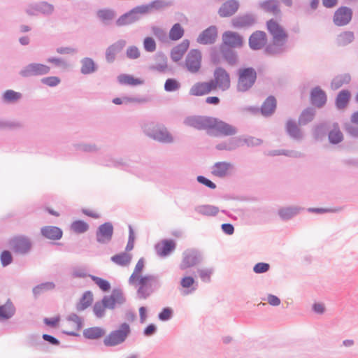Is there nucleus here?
I'll return each instance as SVG.
<instances>
[{
	"label": "nucleus",
	"instance_id": "obj_1",
	"mask_svg": "<svg viewBox=\"0 0 358 358\" xmlns=\"http://www.w3.org/2000/svg\"><path fill=\"white\" fill-rule=\"evenodd\" d=\"M185 122L188 126L197 129L207 130L216 136H231L237 133L235 126L213 117H189Z\"/></svg>",
	"mask_w": 358,
	"mask_h": 358
},
{
	"label": "nucleus",
	"instance_id": "obj_2",
	"mask_svg": "<svg viewBox=\"0 0 358 358\" xmlns=\"http://www.w3.org/2000/svg\"><path fill=\"white\" fill-rule=\"evenodd\" d=\"M129 282L136 287L139 298L146 299L153 292V287L157 283V278L152 275H145L131 280Z\"/></svg>",
	"mask_w": 358,
	"mask_h": 358
},
{
	"label": "nucleus",
	"instance_id": "obj_3",
	"mask_svg": "<svg viewBox=\"0 0 358 358\" xmlns=\"http://www.w3.org/2000/svg\"><path fill=\"white\" fill-rule=\"evenodd\" d=\"M267 30L272 36L273 44L283 46L288 38V35L283 27L275 20H270L266 23Z\"/></svg>",
	"mask_w": 358,
	"mask_h": 358
},
{
	"label": "nucleus",
	"instance_id": "obj_4",
	"mask_svg": "<svg viewBox=\"0 0 358 358\" xmlns=\"http://www.w3.org/2000/svg\"><path fill=\"white\" fill-rule=\"evenodd\" d=\"M238 74L237 89L240 92L248 90L254 85L257 78V73L252 68L241 69Z\"/></svg>",
	"mask_w": 358,
	"mask_h": 358
},
{
	"label": "nucleus",
	"instance_id": "obj_5",
	"mask_svg": "<svg viewBox=\"0 0 358 358\" xmlns=\"http://www.w3.org/2000/svg\"><path fill=\"white\" fill-rule=\"evenodd\" d=\"M213 84V90H220L227 91L231 87L229 73L223 68L215 69L213 73V79L210 80Z\"/></svg>",
	"mask_w": 358,
	"mask_h": 358
},
{
	"label": "nucleus",
	"instance_id": "obj_6",
	"mask_svg": "<svg viewBox=\"0 0 358 358\" xmlns=\"http://www.w3.org/2000/svg\"><path fill=\"white\" fill-rule=\"evenodd\" d=\"M202 66V54L197 49L191 50L185 57L184 67L193 74L200 72Z\"/></svg>",
	"mask_w": 358,
	"mask_h": 358
},
{
	"label": "nucleus",
	"instance_id": "obj_7",
	"mask_svg": "<svg viewBox=\"0 0 358 358\" xmlns=\"http://www.w3.org/2000/svg\"><path fill=\"white\" fill-rule=\"evenodd\" d=\"M130 333V327L127 323H123L117 330L110 332L103 340L107 346H115L124 342Z\"/></svg>",
	"mask_w": 358,
	"mask_h": 358
},
{
	"label": "nucleus",
	"instance_id": "obj_8",
	"mask_svg": "<svg viewBox=\"0 0 358 358\" xmlns=\"http://www.w3.org/2000/svg\"><path fill=\"white\" fill-rule=\"evenodd\" d=\"M9 244L15 253L20 255L27 253L31 247L29 238L22 236L14 237L10 241Z\"/></svg>",
	"mask_w": 358,
	"mask_h": 358
},
{
	"label": "nucleus",
	"instance_id": "obj_9",
	"mask_svg": "<svg viewBox=\"0 0 358 358\" xmlns=\"http://www.w3.org/2000/svg\"><path fill=\"white\" fill-rule=\"evenodd\" d=\"M50 71V68L47 65L39 63H31L22 70L21 74L25 77L41 76L48 74Z\"/></svg>",
	"mask_w": 358,
	"mask_h": 358
},
{
	"label": "nucleus",
	"instance_id": "obj_10",
	"mask_svg": "<svg viewBox=\"0 0 358 358\" xmlns=\"http://www.w3.org/2000/svg\"><path fill=\"white\" fill-rule=\"evenodd\" d=\"M352 17V10L348 7L341 6L334 13L333 21L337 26H344L350 22Z\"/></svg>",
	"mask_w": 358,
	"mask_h": 358
},
{
	"label": "nucleus",
	"instance_id": "obj_11",
	"mask_svg": "<svg viewBox=\"0 0 358 358\" xmlns=\"http://www.w3.org/2000/svg\"><path fill=\"white\" fill-rule=\"evenodd\" d=\"M200 261V256L194 250H187L182 254V259L180 267L182 270L196 266Z\"/></svg>",
	"mask_w": 358,
	"mask_h": 358
},
{
	"label": "nucleus",
	"instance_id": "obj_12",
	"mask_svg": "<svg viewBox=\"0 0 358 358\" xmlns=\"http://www.w3.org/2000/svg\"><path fill=\"white\" fill-rule=\"evenodd\" d=\"M213 90L210 81L198 82L194 83L189 90V94L195 96H201L210 93Z\"/></svg>",
	"mask_w": 358,
	"mask_h": 358
},
{
	"label": "nucleus",
	"instance_id": "obj_13",
	"mask_svg": "<svg viewBox=\"0 0 358 358\" xmlns=\"http://www.w3.org/2000/svg\"><path fill=\"white\" fill-rule=\"evenodd\" d=\"M223 43L231 48L241 47L243 45V40L242 36L234 31H225L222 36Z\"/></svg>",
	"mask_w": 358,
	"mask_h": 358
},
{
	"label": "nucleus",
	"instance_id": "obj_14",
	"mask_svg": "<svg viewBox=\"0 0 358 358\" xmlns=\"http://www.w3.org/2000/svg\"><path fill=\"white\" fill-rule=\"evenodd\" d=\"M267 42V37L265 32L257 31L253 33L249 38V44L252 49L259 50L262 48Z\"/></svg>",
	"mask_w": 358,
	"mask_h": 358
},
{
	"label": "nucleus",
	"instance_id": "obj_15",
	"mask_svg": "<svg viewBox=\"0 0 358 358\" xmlns=\"http://www.w3.org/2000/svg\"><path fill=\"white\" fill-rule=\"evenodd\" d=\"M124 299L122 294L119 291H113L110 296H104L102 299L105 308L113 309L117 304L123 303Z\"/></svg>",
	"mask_w": 358,
	"mask_h": 358
},
{
	"label": "nucleus",
	"instance_id": "obj_16",
	"mask_svg": "<svg viewBox=\"0 0 358 358\" xmlns=\"http://www.w3.org/2000/svg\"><path fill=\"white\" fill-rule=\"evenodd\" d=\"M64 326L66 329L65 332L66 334L74 335L75 332L81 328L82 322L78 315L73 314L67 318Z\"/></svg>",
	"mask_w": 358,
	"mask_h": 358
},
{
	"label": "nucleus",
	"instance_id": "obj_17",
	"mask_svg": "<svg viewBox=\"0 0 358 358\" xmlns=\"http://www.w3.org/2000/svg\"><path fill=\"white\" fill-rule=\"evenodd\" d=\"M126 45V41L120 40L110 45L106 51V58L108 62H113L116 55L120 52Z\"/></svg>",
	"mask_w": 358,
	"mask_h": 358
},
{
	"label": "nucleus",
	"instance_id": "obj_18",
	"mask_svg": "<svg viewBox=\"0 0 358 358\" xmlns=\"http://www.w3.org/2000/svg\"><path fill=\"white\" fill-rule=\"evenodd\" d=\"M232 167V164L229 162H219L213 166L211 173L215 176L222 178L229 173Z\"/></svg>",
	"mask_w": 358,
	"mask_h": 358
},
{
	"label": "nucleus",
	"instance_id": "obj_19",
	"mask_svg": "<svg viewBox=\"0 0 358 358\" xmlns=\"http://www.w3.org/2000/svg\"><path fill=\"white\" fill-rule=\"evenodd\" d=\"M113 228L110 223L106 222L99 228L96 236L99 242L105 243L111 239Z\"/></svg>",
	"mask_w": 358,
	"mask_h": 358
},
{
	"label": "nucleus",
	"instance_id": "obj_20",
	"mask_svg": "<svg viewBox=\"0 0 358 358\" xmlns=\"http://www.w3.org/2000/svg\"><path fill=\"white\" fill-rule=\"evenodd\" d=\"M238 3L235 0H229L224 3L219 9L221 17H225L234 15L238 8Z\"/></svg>",
	"mask_w": 358,
	"mask_h": 358
},
{
	"label": "nucleus",
	"instance_id": "obj_21",
	"mask_svg": "<svg viewBox=\"0 0 358 358\" xmlns=\"http://www.w3.org/2000/svg\"><path fill=\"white\" fill-rule=\"evenodd\" d=\"M216 38L217 29L215 27H210L199 35L197 41L202 44L212 43L215 41Z\"/></svg>",
	"mask_w": 358,
	"mask_h": 358
},
{
	"label": "nucleus",
	"instance_id": "obj_22",
	"mask_svg": "<svg viewBox=\"0 0 358 358\" xmlns=\"http://www.w3.org/2000/svg\"><path fill=\"white\" fill-rule=\"evenodd\" d=\"M176 248V243L172 240H164L156 245L157 253L161 257L168 255Z\"/></svg>",
	"mask_w": 358,
	"mask_h": 358
},
{
	"label": "nucleus",
	"instance_id": "obj_23",
	"mask_svg": "<svg viewBox=\"0 0 358 358\" xmlns=\"http://www.w3.org/2000/svg\"><path fill=\"white\" fill-rule=\"evenodd\" d=\"M189 45L188 41H183L181 43L174 47L171 52V59L177 62L180 61L187 52Z\"/></svg>",
	"mask_w": 358,
	"mask_h": 358
},
{
	"label": "nucleus",
	"instance_id": "obj_24",
	"mask_svg": "<svg viewBox=\"0 0 358 358\" xmlns=\"http://www.w3.org/2000/svg\"><path fill=\"white\" fill-rule=\"evenodd\" d=\"M310 99L313 105L321 107L326 103L327 96L320 87H315L311 92Z\"/></svg>",
	"mask_w": 358,
	"mask_h": 358
},
{
	"label": "nucleus",
	"instance_id": "obj_25",
	"mask_svg": "<svg viewBox=\"0 0 358 358\" xmlns=\"http://www.w3.org/2000/svg\"><path fill=\"white\" fill-rule=\"evenodd\" d=\"M148 8L147 7H137L132 10H131L129 13H126L121 16L116 22L118 26H123L127 24H129L132 22L134 19L131 17V15L134 13H145L148 11Z\"/></svg>",
	"mask_w": 358,
	"mask_h": 358
},
{
	"label": "nucleus",
	"instance_id": "obj_26",
	"mask_svg": "<svg viewBox=\"0 0 358 358\" xmlns=\"http://www.w3.org/2000/svg\"><path fill=\"white\" fill-rule=\"evenodd\" d=\"M41 233L45 238L52 240H58L62 236V230L59 228L53 226L43 227L41 229Z\"/></svg>",
	"mask_w": 358,
	"mask_h": 358
},
{
	"label": "nucleus",
	"instance_id": "obj_27",
	"mask_svg": "<svg viewBox=\"0 0 358 358\" xmlns=\"http://www.w3.org/2000/svg\"><path fill=\"white\" fill-rule=\"evenodd\" d=\"M120 83L131 86H136L143 84V80L135 78L131 75L121 74L117 77Z\"/></svg>",
	"mask_w": 358,
	"mask_h": 358
},
{
	"label": "nucleus",
	"instance_id": "obj_28",
	"mask_svg": "<svg viewBox=\"0 0 358 358\" xmlns=\"http://www.w3.org/2000/svg\"><path fill=\"white\" fill-rule=\"evenodd\" d=\"M276 108V99L273 96H268L262 106V113L264 115L272 114Z\"/></svg>",
	"mask_w": 358,
	"mask_h": 358
},
{
	"label": "nucleus",
	"instance_id": "obj_29",
	"mask_svg": "<svg viewBox=\"0 0 358 358\" xmlns=\"http://www.w3.org/2000/svg\"><path fill=\"white\" fill-rule=\"evenodd\" d=\"M261 8L267 13H271L274 15L280 13L278 3L276 0H266L260 3Z\"/></svg>",
	"mask_w": 358,
	"mask_h": 358
},
{
	"label": "nucleus",
	"instance_id": "obj_30",
	"mask_svg": "<svg viewBox=\"0 0 358 358\" xmlns=\"http://www.w3.org/2000/svg\"><path fill=\"white\" fill-rule=\"evenodd\" d=\"M93 301L92 293L90 291L85 292L77 304L78 310H83L89 307Z\"/></svg>",
	"mask_w": 358,
	"mask_h": 358
},
{
	"label": "nucleus",
	"instance_id": "obj_31",
	"mask_svg": "<svg viewBox=\"0 0 358 358\" xmlns=\"http://www.w3.org/2000/svg\"><path fill=\"white\" fill-rule=\"evenodd\" d=\"M152 138L162 142H171L172 141L171 136L164 127L157 129L152 134Z\"/></svg>",
	"mask_w": 358,
	"mask_h": 358
},
{
	"label": "nucleus",
	"instance_id": "obj_32",
	"mask_svg": "<svg viewBox=\"0 0 358 358\" xmlns=\"http://www.w3.org/2000/svg\"><path fill=\"white\" fill-rule=\"evenodd\" d=\"M81 72L83 74H89L95 71L96 65L94 62L91 58H84L81 61Z\"/></svg>",
	"mask_w": 358,
	"mask_h": 358
},
{
	"label": "nucleus",
	"instance_id": "obj_33",
	"mask_svg": "<svg viewBox=\"0 0 358 358\" xmlns=\"http://www.w3.org/2000/svg\"><path fill=\"white\" fill-rule=\"evenodd\" d=\"M15 313V308L12 303L8 301L4 305L0 306V318H10Z\"/></svg>",
	"mask_w": 358,
	"mask_h": 358
},
{
	"label": "nucleus",
	"instance_id": "obj_34",
	"mask_svg": "<svg viewBox=\"0 0 358 358\" xmlns=\"http://www.w3.org/2000/svg\"><path fill=\"white\" fill-rule=\"evenodd\" d=\"M111 260L120 266L129 264L131 260V256L127 253L122 252L111 257Z\"/></svg>",
	"mask_w": 358,
	"mask_h": 358
},
{
	"label": "nucleus",
	"instance_id": "obj_35",
	"mask_svg": "<svg viewBox=\"0 0 358 358\" xmlns=\"http://www.w3.org/2000/svg\"><path fill=\"white\" fill-rule=\"evenodd\" d=\"M105 331L100 327H92L86 329L84 335L90 339H96L103 336Z\"/></svg>",
	"mask_w": 358,
	"mask_h": 358
},
{
	"label": "nucleus",
	"instance_id": "obj_36",
	"mask_svg": "<svg viewBox=\"0 0 358 358\" xmlns=\"http://www.w3.org/2000/svg\"><path fill=\"white\" fill-rule=\"evenodd\" d=\"M329 139L330 143L337 144L343 139V135L338 126L334 127L329 134Z\"/></svg>",
	"mask_w": 358,
	"mask_h": 358
},
{
	"label": "nucleus",
	"instance_id": "obj_37",
	"mask_svg": "<svg viewBox=\"0 0 358 358\" xmlns=\"http://www.w3.org/2000/svg\"><path fill=\"white\" fill-rule=\"evenodd\" d=\"M350 97V93L347 90L341 91L336 98V106L338 108L346 106Z\"/></svg>",
	"mask_w": 358,
	"mask_h": 358
},
{
	"label": "nucleus",
	"instance_id": "obj_38",
	"mask_svg": "<svg viewBox=\"0 0 358 358\" xmlns=\"http://www.w3.org/2000/svg\"><path fill=\"white\" fill-rule=\"evenodd\" d=\"M71 229L75 233L82 234L88 230L89 225L87 222L83 220H76L72 222Z\"/></svg>",
	"mask_w": 358,
	"mask_h": 358
},
{
	"label": "nucleus",
	"instance_id": "obj_39",
	"mask_svg": "<svg viewBox=\"0 0 358 358\" xmlns=\"http://www.w3.org/2000/svg\"><path fill=\"white\" fill-rule=\"evenodd\" d=\"M184 34V29L180 24H175L169 31V38L171 40L176 41L182 37Z\"/></svg>",
	"mask_w": 358,
	"mask_h": 358
},
{
	"label": "nucleus",
	"instance_id": "obj_40",
	"mask_svg": "<svg viewBox=\"0 0 358 358\" xmlns=\"http://www.w3.org/2000/svg\"><path fill=\"white\" fill-rule=\"evenodd\" d=\"M145 268V260L143 258H141L136 263L134 269L133 271V273L130 275L129 278V281L133 279H135L136 278H138L141 275H143L142 274L143 271Z\"/></svg>",
	"mask_w": 358,
	"mask_h": 358
},
{
	"label": "nucleus",
	"instance_id": "obj_41",
	"mask_svg": "<svg viewBox=\"0 0 358 358\" xmlns=\"http://www.w3.org/2000/svg\"><path fill=\"white\" fill-rule=\"evenodd\" d=\"M253 22V19L250 16H242L232 20V24L235 27L248 26Z\"/></svg>",
	"mask_w": 358,
	"mask_h": 358
},
{
	"label": "nucleus",
	"instance_id": "obj_42",
	"mask_svg": "<svg viewBox=\"0 0 358 358\" xmlns=\"http://www.w3.org/2000/svg\"><path fill=\"white\" fill-rule=\"evenodd\" d=\"M96 15L103 22L111 20L115 17L113 10L110 9H101L97 11Z\"/></svg>",
	"mask_w": 358,
	"mask_h": 358
},
{
	"label": "nucleus",
	"instance_id": "obj_43",
	"mask_svg": "<svg viewBox=\"0 0 358 358\" xmlns=\"http://www.w3.org/2000/svg\"><path fill=\"white\" fill-rule=\"evenodd\" d=\"M350 80V77L348 75H342L335 78L331 83V87L334 89L341 87L343 84L348 83Z\"/></svg>",
	"mask_w": 358,
	"mask_h": 358
},
{
	"label": "nucleus",
	"instance_id": "obj_44",
	"mask_svg": "<svg viewBox=\"0 0 358 358\" xmlns=\"http://www.w3.org/2000/svg\"><path fill=\"white\" fill-rule=\"evenodd\" d=\"M194 282V279L191 276H185L181 279L180 285L182 287V288L187 289L185 292L186 294H189L192 290L195 289L194 288H192L191 290L189 289V288H191L192 286H193Z\"/></svg>",
	"mask_w": 358,
	"mask_h": 358
},
{
	"label": "nucleus",
	"instance_id": "obj_45",
	"mask_svg": "<svg viewBox=\"0 0 358 358\" xmlns=\"http://www.w3.org/2000/svg\"><path fill=\"white\" fill-rule=\"evenodd\" d=\"M90 276L102 291L107 292L110 289V285L106 280L94 275Z\"/></svg>",
	"mask_w": 358,
	"mask_h": 358
},
{
	"label": "nucleus",
	"instance_id": "obj_46",
	"mask_svg": "<svg viewBox=\"0 0 358 358\" xmlns=\"http://www.w3.org/2000/svg\"><path fill=\"white\" fill-rule=\"evenodd\" d=\"M3 97L6 102H15L20 99L21 94L13 90H7L4 92Z\"/></svg>",
	"mask_w": 358,
	"mask_h": 358
},
{
	"label": "nucleus",
	"instance_id": "obj_47",
	"mask_svg": "<svg viewBox=\"0 0 358 358\" xmlns=\"http://www.w3.org/2000/svg\"><path fill=\"white\" fill-rule=\"evenodd\" d=\"M354 34L351 31H345L338 36V43L341 45H346L352 41Z\"/></svg>",
	"mask_w": 358,
	"mask_h": 358
},
{
	"label": "nucleus",
	"instance_id": "obj_48",
	"mask_svg": "<svg viewBox=\"0 0 358 358\" xmlns=\"http://www.w3.org/2000/svg\"><path fill=\"white\" fill-rule=\"evenodd\" d=\"M298 213L296 208H286L279 211V215L282 219H289Z\"/></svg>",
	"mask_w": 358,
	"mask_h": 358
},
{
	"label": "nucleus",
	"instance_id": "obj_49",
	"mask_svg": "<svg viewBox=\"0 0 358 358\" xmlns=\"http://www.w3.org/2000/svg\"><path fill=\"white\" fill-rule=\"evenodd\" d=\"M126 55L130 59H136L140 57L141 52L136 46L131 45L127 49Z\"/></svg>",
	"mask_w": 358,
	"mask_h": 358
},
{
	"label": "nucleus",
	"instance_id": "obj_50",
	"mask_svg": "<svg viewBox=\"0 0 358 358\" xmlns=\"http://www.w3.org/2000/svg\"><path fill=\"white\" fill-rule=\"evenodd\" d=\"M180 87L179 83L175 79H168L164 84L166 91L171 92L177 90Z\"/></svg>",
	"mask_w": 358,
	"mask_h": 358
},
{
	"label": "nucleus",
	"instance_id": "obj_51",
	"mask_svg": "<svg viewBox=\"0 0 358 358\" xmlns=\"http://www.w3.org/2000/svg\"><path fill=\"white\" fill-rule=\"evenodd\" d=\"M1 264L3 266H8L13 261L11 253L8 250H4L1 252L0 256Z\"/></svg>",
	"mask_w": 358,
	"mask_h": 358
},
{
	"label": "nucleus",
	"instance_id": "obj_52",
	"mask_svg": "<svg viewBox=\"0 0 358 358\" xmlns=\"http://www.w3.org/2000/svg\"><path fill=\"white\" fill-rule=\"evenodd\" d=\"M200 212L206 215H215L218 213V208L213 206H203L201 208Z\"/></svg>",
	"mask_w": 358,
	"mask_h": 358
},
{
	"label": "nucleus",
	"instance_id": "obj_53",
	"mask_svg": "<svg viewBox=\"0 0 358 358\" xmlns=\"http://www.w3.org/2000/svg\"><path fill=\"white\" fill-rule=\"evenodd\" d=\"M41 82L48 86L55 87L60 83V79L56 76H50L43 78Z\"/></svg>",
	"mask_w": 358,
	"mask_h": 358
},
{
	"label": "nucleus",
	"instance_id": "obj_54",
	"mask_svg": "<svg viewBox=\"0 0 358 358\" xmlns=\"http://www.w3.org/2000/svg\"><path fill=\"white\" fill-rule=\"evenodd\" d=\"M287 130L294 137H297L299 135V130L296 124L293 122L289 121L287 123Z\"/></svg>",
	"mask_w": 358,
	"mask_h": 358
},
{
	"label": "nucleus",
	"instance_id": "obj_55",
	"mask_svg": "<svg viewBox=\"0 0 358 358\" xmlns=\"http://www.w3.org/2000/svg\"><path fill=\"white\" fill-rule=\"evenodd\" d=\"M144 48L148 52H153L156 48V44L153 38L147 37L144 40Z\"/></svg>",
	"mask_w": 358,
	"mask_h": 358
},
{
	"label": "nucleus",
	"instance_id": "obj_56",
	"mask_svg": "<svg viewBox=\"0 0 358 358\" xmlns=\"http://www.w3.org/2000/svg\"><path fill=\"white\" fill-rule=\"evenodd\" d=\"M269 268L270 266L268 264L261 262L255 265L253 271L256 273H262L268 271Z\"/></svg>",
	"mask_w": 358,
	"mask_h": 358
},
{
	"label": "nucleus",
	"instance_id": "obj_57",
	"mask_svg": "<svg viewBox=\"0 0 358 358\" xmlns=\"http://www.w3.org/2000/svg\"><path fill=\"white\" fill-rule=\"evenodd\" d=\"M106 308L102 301L97 302L94 306V312L98 317H101L104 314Z\"/></svg>",
	"mask_w": 358,
	"mask_h": 358
},
{
	"label": "nucleus",
	"instance_id": "obj_58",
	"mask_svg": "<svg viewBox=\"0 0 358 358\" xmlns=\"http://www.w3.org/2000/svg\"><path fill=\"white\" fill-rule=\"evenodd\" d=\"M236 147V145L234 141H229L228 143H224L218 144L216 148L220 150H232Z\"/></svg>",
	"mask_w": 358,
	"mask_h": 358
},
{
	"label": "nucleus",
	"instance_id": "obj_59",
	"mask_svg": "<svg viewBox=\"0 0 358 358\" xmlns=\"http://www.w3.org/2000/svg\"><path fill=\"white\" fill-rule=\"evenodd\" d=\"M72 276L73 278H85L87 276V273L85 268H79L73 270Z\"/></svg>",
	"mask_w": 358,
	"mask_h": 358
},
{
	"label": "nucleus",
	"instance_id": "obj_60",
	"mask_svg": "<svg viewBox=\"0 0 358 358\" xmlns=\"http://www.w3.org/2000/svg\"><path fill=\"white\" fill-rule=\"evenodd\" d=\"M197 180L199 182L205 185L206 186H207L211 189H215L216 187V185L215 183H213L211 180L206 178L203 176H198Z\"/></svg>",
	"mask_w": 358,
	"mask_h": 358
},
{
	"label": "nucleus",
	"instance_id": "obj_61",
	"mask_svg": "<svg viewBox=\"0 0 358 358\" xmlns=\"http://www.w3.org/2000/svg\"><path fill=\"white\" fill-rule=\"evenodd\" d=\"M172 314V310L170 308H164L163 310L159 313V318L161 320H169Z\"/></svg>",
	"mask_w": 358,
	"mask_h": 358
},
{
	"label": "nucleus",
	"instance_id": "obj_62",
	"mask_svg": "<svg viewBox=\"0 0 358 358\" xmlns=\"http://www.w3.org/2000/svg\"><path fill=\"white\" fill-rule=\"evenodd\" d=\"M134 101H136V99L129 98V97H124V98H123V99H122L120 98H115L113 100V102L117 105L122 104V103H130V102H134Z\"/></svg>",
	"mask_w": 358,
	"mask_h": 358
},
{
	"label": "nucleus",
	"instance_id": "obj_63",
	"mask_svg": "<svg viewBox=\"0 0 358 358\" xmlns=\"http://www.w3.org/2000/svg\"><path fill=\"white\" fill-rule=\"evenodd\" d=\"M268 303L271 306H278L280 303V300L276 296L269 294L267 298Z\"/></svg>",
	"mask_w": 358,
	"mask_h": 358
},
{
	"label": "nucleus",
	"instance_id": "obj_64",
	"mask_svg": "<svg viewBox=\"0 0 358 358\" xmlns=\"http://www.w3.org/2000/svg\"><path fill=\"white\" fill-rule=\"evenodd\" d=\"M59 317H55L52 318H45L44 320V322L50 327H56L57 326L59 322Z\"/></svg>",
	"mask_w": 358,
	"mask_h": 358
}]
</instances>
